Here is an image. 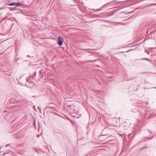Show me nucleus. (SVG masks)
I'll return each mask as SVG.
<instances>
[{
  "label": "nucleus",
  "instance_id": "obj_1",
  "mask_svg": "<svg viewBox=\"0 0 156 156\" xmlns=\"http://www.w3.org/2000/svg\"><path fill=\"white\" fill-rule=\"evenodd\" d=\"M63 41L62 39L60 37H59L57 41L58 44L59 46H61L62 44Z\"/></svg>",
  "mask_w": 156,
  "mask_h": 156
},
{
  "label": "nucleus",
  "instance_id": "obj_2",
  "mask_svg": "<svg viewBox=\"0 0 156 156\" xmlns=\"http://www.w3.org/2000/svg\"><path fill=\"white\" fill-rule=\"evenodd\" d=\"M108 3H107L105 4V5H103V6H102L101 9H96V10H95L94 11V12H95L96 11H100L101 10L102 8H104L105 6H106L108 4Z\"/></svg>",
  "mask_w": 156,
  "mask_h": 156
},
{
  "label": "nucleus",
  "instance_id": "obj_3",
  "mask_svg": "<svg viewBox=\"0 0 156 156\" xmlns=\"http://www.w3.org/2000/svg\"><path fill=\"white\" fill-rule=\"evenodd\" d=\"M100 16L98 15H93L92 16V17L93 18H99V17H100Z\"/></svg>",
  "mask_w": 156,
  "mask_h": 156
},
{
  "label": "nucleus",
  "instance_id": "obj_4",
  "mask_svg": "<svg viewBox=\"0 0 156 156\" xmlns=\"http://www.w3.org/2000/svg\"><path fill=\"white\" fill-rule=\"evenodd\" d=\"M72 106L71 105H68L67 106V110L69 111H70V109H71V108H70V107H71Z\"/></svg>",
  "mask_w": 156,
  "mask_h": 156
},
{
  "label": "nucleus",
  "instance_id": "obj_5",
  "mask_svg": "<svg viewBox=\"0 0 156 156\" xmlns=\"http://www.w3.org/2000/svg\"><path fill=\"white\" fill-rule=\"evenodd\" d=\"M16 6H20L21 5V4L19 2L16 3Z\"/></svg>",
  "mask_w": 156,
  "mask_h": 156
},
{
  "label": "nucleus",
  "instance_id": "obj_6",
  "mask_svg": "<svg viewBox=\"0 0 156 156\" xmlns=\"http://www.w3.org/2000/svg\"><path fill=\"white\" fill-rule=\"evenodd\" d=\"M15 4H16V3L13 2V3H12L10 4L9 5H10V6H13V5H15Z\"/></svg>",
  "mask_w": 156,
  "mask_h": 156
},
{
  "label": "nucleus",
  "instance_id": "obj_7",
  "mask_svg": "<svg viewBox=\"0 0 156 156\" xmlns=\"http://www.w3.org/2000/svg\"><path fill=\"white\" fill-rule=\"evenodd\" d=\"M145 51L146 53H147L149 55L150 54V52H149V51H148L147 50H145Z\"/></svg>",
  "mask_w": 156,
  "mask_h": 156
},
{
  "label": "nucleus",
  "instance_id": "obj_8",
  "mask_svg": "<svg viewBox=\"0 0 156 156\" xmlns=\"http://www.w3.org/2000/svg\"><path fill=\"white\" fill-rule=\"evenodd\" d=\"M26 81L27 82H30V80L29 79H28L26 80Z\"/></svg>",
  "mask_w": 156,
  "mask_h": 156
},
{
  "label": "nucleus",
  "instance_id": "obj_9",
  "mask_svg": "<svg viewBox=\"0 0 156 156\" xmlns=\"http://www.w3.org/2000/svg\"><path fill=\"white\" fill-rule=\"evenodd\" d=\"M25 85H26V86L27 87H28V88H29V86L27 85V84H26V83H25Z\"/></svg>",
  "mask_w": 156,
  "mask_h": 156
},
{
  "label": "nucleus",
  "instance_id": "obj_10",
  "mask_svg": "<svg viewBox=\"0 0 156 156\" xmlns=\"http://www.w3.org/2000/svg\"><path fill=\"white\" fill-rule=\"evenodd\" d=\"M146 59V60H149V59H148V58H145L144 59Z\"/></svg>",
  "mask_w": 156,
  "mask_h": 156
},
{
  "label": "nucleus",
  "instance_id": "obj_11",
  "mask_svg": "<svg viewBox=\"0 0 156 156\" xmlns=\"http://www.w3.org/2000/svg\"><path fill=\"white\" fill-rule=\"evenodd\" d=\"M34 75L36 76V71H35V72H34Z\"/></svg>",
  "mask_w": 156,
  "mask_h": 156
},
{
  "label": "nucleus",
  "instance_id": "obj_12",
  "mask_svg": "<svg viewBox=\"0 0 156 156\" xmlns=\"http://www.w3.org/2000/svg\"><path fill=\"white\" fill-rule=\"evenodd\" d=\"M9 145H10V144H7V145H6V147H7L8 146H9Z\"/></svg>",
  "mask_w": 156,
  "mask_h": 156
},
{
  "label": "nucleus",
  "instance_id": "obj_13",
  "mask_svg": "<svg viewBox=\"0 0 156 156\" xmlns=\"http://www.w3.org/2000/svg\"><path fill=\"white\" fill-rule=\"evenodd\" d=\"M27 57H30V55H27Z\"/></svg>",
  "mask_w": 156,
  "mask_h": 156
},
{
  "label": "nucleus",
  "instance_id": "obj_14",
  "mask_svg": "<svg viewBox=\"0 0 156 156\" xmlns=\"http://www.w3.org/2000/svg\"><path fill=\"white\" fill-rule=\"evenodd\" d=\"M52 108V107H48V108Z\"/></svg>",
  "mask_w": 156,
  "mask_h": 156
},
{
  "label": "nucleus",
  "instance_id": "obj_15",
  "mask_svg": "<svg viewBox=\"0 0 156 156\" xmlns=\"http://www.w3.org/2000/svg\"><path fill=\"white\" fill-rule=\"evenodd\" d=\"M123 1H120V2H122Z\"/></svg>",
  "mask_w": 156,
  "mask_h": 156
},
{
  "label": "nucleus",
  "instance_id": "obj_16",
  "mask_svg": "<svg viewBox=\"0 0 156 156\" xmlns=\"http://www.w3.org/2000/svg\"><path fill=\"white\" fill-rule=\"evenodd\" d=\"M39 135H37V137H39Z\"/></svg>",
  "mask_w": 156,
  "mask_h": 156
},
{
  "label": "nucleus",
  "instance_id": "obj_17",
  "mask_svg": "<svg viewBox=\"0 0 156 156\" xmlns=\"http://www.w3.org/2000/svg\"><path fill=\"white\" fill-rule=\"evenodd\" d=\"M94 10V9H92V10Z\"/></svg>",
  "mask_w": 156,
  "mask_h": 156
},
{
  "label": "nucleus",
  "instance_id": "obj_18",
  "mask_svg": "<svg viewBox=\"0 0 156 156\" xmlns=\"http://www.w3.org/2000/svg\"><path fill=\"white\" fill-rule=\"evenodd\" d=\"M53 113H54V114H55V112H54Z\"/></svg>",
  "mask_w": 156,
  "mask_h": 156
},
{
  "label": "nucleus",
  "instance_id": "obj_19",
  "mask_svg": "<svg viewBox=\"0 0 156 156\" xmlns=\"http://www.w3.org/2000/svg\"><path fill=\"white\" fill-rule=\"evenodd\" d=\"M0 151H1V148H0Z\"/></svg>",
  "mask_w": 156,
  "mask_h": 156
},
{
  "label": "nucleus",
  "instance_id": "obj_20",
  "mask_svg": "<svg viewBox=\"0 0 156 156\" xmlns=\"http://www.w3.org/2000/svg\"><path fill=\"white\" fill-rule=\"evenodd\" d=\"M19 83L21 84L19 82Z\"/></svg>",
  "mask_w": 156,
  "mask_h": 156
}]
</instances>
